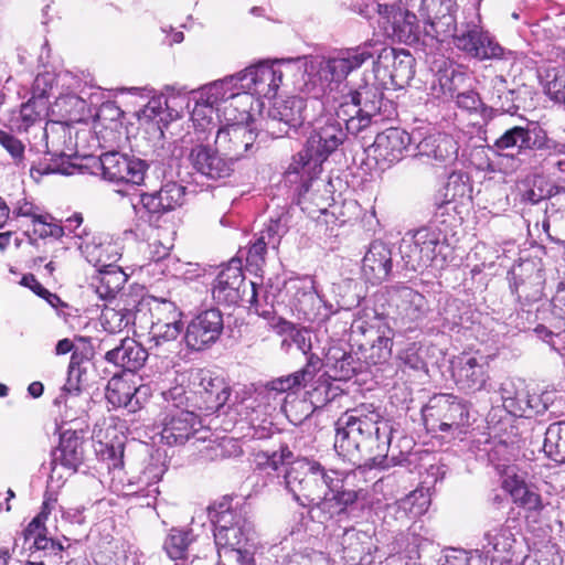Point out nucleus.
<instances>
[{
    "mask_svg": "<svg viewBox=\"0 0 565 565\" xmlns=\"http://www.w3.org/2000/svg\"><path fill=\"white\" fill-rule=\"evenodd\" d=\"M354 472L326 469L316 460H297L282 475V486L301 507L317 513L321 521L345 512L363 494V490L349 488Z\"/></svg>",
    "mask_w": 565,
    "mask_h": 565,
    "instance_id": "nucleus-1",
    "label": "nucleus"
},
{
    "mask_svg": "<svg viewBox=\"0 0 565 565\" xmlns=\"http://www.w3.org/2000/svg\"><path fill=\"white\" fill-rule=\"evenodd\" d=\"M334 449L340 456L354 465L371 461L373 466L383 465L395 430L394 422L373 404L345 411L334 423Z\"/></svg>",
    "mask_w": 565,
    "mask_h": 565,
    "instance_id": "nucleus-2",
    "label": "nucleus"
},
{
    "mask_svg": "<svg viewBox=\"0 0 565 565\" xmlns=\"http://www.w3.org/2000/svg\"><path fill=\"white\" fill-rule=\"evenodd\" d=\"M218 557L227 563L252 565L254 562L255 531L242 510L225 509L211 514Z\"/></svg>",
    "mask_w": 565,
    "mask_h": 565,
    "instance_id": "nucleus-3",
    "label": "nucleus"
},
{
    "mask_svg": "<svg viewBox=\"0 0 565 565\" xmlns=\"http://www.w3.org/2000/svg\"><path fill=\"white\" fill-rule=\"evenodd\" d=\"M351 328L353 334L362 337L359 349L367 364H381L391 358L394 332L375 310L359 311Z\"/></svg>",
    "mask_w": 565,
    "mask_h": 565,
    "instance_id": "nucleus-4",
    "label": "nucleus"
},
{
    "mask_svg": "<svg viewBox=\"0 0 565 565\" xmlns=\"http://www.w3.org/2000/svg\"><path fill=\"white\" fill-rule=\"evenodd\" d=\"M310 131L306 141L307 150L316 161H326L347 139L344 121L337 107L329 108L323 102V110H317L308 124Z\"/></svg>",
    "mask_w": 565,
    "mask_h": 565,
    "instance_id": "nucleus-5",
    "label": "nucleus"
},
{
    "mask_svg": "<svg viewBox=\"0 0 565 565\" xmlns=\"http://www.w3.org/2000/svg\"><path fill=\"white\" fill-rule=\"evenodd\" d=\"M321 367L322 360L320 356L311 354L301 370L269 381L265 386L266 392L268 395L282 394L310 384L311 390L308 391V394L311 403L316 406H322L332 401L333 396L330 394L331 387L324 375L315 380Z\"/></svg>",
    "mask_w": 565,
    "mask_h": 565,
    "instance_id": "nucleus-6",
    "label": "nucleus"
},
{
    "mask_svg": "<svg viewBox=\"0 0 565 565\" xmlns=\"http://www.w3.org/2000/svg\"><path fill=\"white\" fill-rule=\"evenodd\" d=\"M445 241V235L438 228H419L411 241H403L399 247L404 267L412 271L428 268L443 254Z\"/></svg>",
    "mask_w": 565,
    "mask_h": 565,
    "instance_id": "nucleus-7",
    "label": "nucleus"
},
{
    "mask_svg": "<svg viewBox=\"0 0 565 565\" xmlns=\"http://www.w3.org/2000/svg\"><path fill=\"white\" fill-rule=\"evenodd\" d=\"M195 106L194 115L201 116L204 108L213 114V110H220L222 105L230 103V106L237 107L250 104V96L241 92L239 84L236 82V75L226 76L222 79L210 83L194 93Z\"/></svg>",
    "mask_w": 565,
    "mask_h": 565,
    "instance_id": "nucleus-8",
    "label": "nucleus"
},
{
    "mask_svg": "<svg viewBox=\"0 0 565 565\" xmlns=\"http://www.w3.org/2000/svg\"><path fill=\"white\" fill-rule=\"evenodd\" d=\"M423 417L426 424L438 423L439 431H451L454 435L463 433V427L469 423L468 406L458 397L452 395H439L433 397L423 409Z\"/></svg>",
    "mask_w": 565,
    "mask_h": 565,
    "instance_id": "nucleus-9",
    "label": "nucleus"
},
{
    "mask_svg": "<svg viewBox=\"0 0 565 565\" xmlns=\"http://www.w3.org/2000/svg\"><path fill=\"white\" fill-rule=\"evenodd\" d=\"M373 10L381 18L380 24L387 36L408 45L415 44L420 38L417 17L399 4L373 2Z\"/></svg>",
    "mask_w": 565,
    "mask_h": 565,
    "instance_id": "nucleus-10",
    "label": "nucleus"
},
{
    "mask_svg": "<svg viewBox=\"0 0 565 565\" xmlns=\"http://www.w3.org/2000/svg\"><path fill=\"white\" fill-rule=\"evenodd\" d=\"M99 166L105 180L131 185H141L149 168L145 160L118 151L103 153Z\"/></svg>",
    "mask_w": 565,
    "mask_h": 565,
    "instance_id": "nucleus-11",
    "label": "nucleus"
},
{
    "mask_svg": "<svg viewBox=\"0 0 565 565\" xmlns=\"http://www.w3.org/2000/svg\"><path fill=\"white\" fill-rule=\"evenodd\" d=\"M258 136L253 120L236 121L217 129L215 146L234 166L247 153L254 152V145Z\"/></svg>",
    "mask_w": 565,
    "mask_h": 565,
    "instance_id": "nucleus-12",
    "label": "nucleus"
},
{
    "mask_svg": "<svg viewBox=\"0 0 565 565\" xmlns=\"http://www.w3.org/2000/svg\"><path fill=\"white\" fill-rule=\"evenodd\" d=\"M281 62L259 63L249 66L242 72L236 73V82L239 84L241 92H245L250 97L271 98L282 83Z\"/></svg>",
    "mask_w": 565,
    "mask_h": 565,
    "instance_id": "nucleus-13",
    "label": "nucleus"
},
{
    "mask_svg": "<svg viewBox=\"0 0 565 565\" xmlns=\"http://www.w3.org/2000/svg\"><path fill=\"white\" fill-rule=\"evenodd\" d=\"M190 392L195 405L206 412H216L230 397V388L223 377L210 370L200 369L190 377Z\"/></svg>",
    "mask_w": 565,
    "mask_h": 565,
    "instance_id": "nucleus-14",
    "label": "nucleus"
},
{
    "mask_svg": "<svg viewBox=\"0 0 565 565\" xmlns=\"http://www.w3.org/2000/svg\"><path fill=\"white\" fill-rule=\"evenodd\" d=\"M185 186L177 182L164 183L159 191L142 193L138 204H134L136 215L147 222L158 220L162 214L183 205Z\"/></svg>",
    "mask_w": 565,
    "mask_h": 565,
    "instance_id": "nucleus-15",
    "label": "nucleus"
},
{
    "mask_svg": "<svg viewBox=\"0 0 565 565\" xmlns=\"http://www.w3.org/2000/svg\"><path fill=\"white\" fill-rule=\"evenodd\" d=\"M223 328V315L218 309L204 310L189 322L185 343L191 350H204L220 339Z\"/></svg>",
    "mask_w": 565,
    "mask_h": 565,
    "instance_id": "nucleus-16",
    "label": "nucleus"
},
{
    "mask_svg": "<svg viewBox=\"0 0 565 565\" xmlns=\"http://www.w3.org/2000/svg\"><path fill=\"white\" fill-rule=\"evenodd\" d=\"M504 409L515 417L531 418L546 409L536 395H530L520 379H505L499 387Z\"/></svg>",
    "mask_w": 565,
    "mask_h": 565,
    "instance_id": "nucleus-17",
    "label": "nucleus"
},
{
    "mask_svg": "<svg viewBox=\"0 0 565 565\" xmlns=\"http://www.w3.org/2000/svg\"><path fill=\"white\" fill-rule=\"evenodd\" d=\"M347 100L350 105L348 108L369 116L392 118L396 115L393 102L386 99L383 89L374 83H363L358 88L350 89L342 102Z\"/></svg>",
    "mask_w": 565,
    "mask_h": 565,
    "instance_id": "nucleus-18",
    "label": "nucleus"
},
{
    "mask_svg": "<svg viewBox=\"0 0 565 565\" xmlns=\"http://www.w3.org/2000/svg\"><path fill=\"white\" fill-rule=\"evenodd\" d=\"M192 169L209 180L217 181L231 177L233 162L211 143H194L188 154Z\"/></svg>",
    "mask_w": 565,
    "mask_h": 565,
    "instance_id": "nucleus-19",
    "label": "nucleus"
},
{
    "mask_svg": "<svg viewBox=\"0 0 565 565\" xmlns=\"http://www.w3.org/2000/svg\"><path fill=\"white\" fill-rule=\"evenodd\" d=\"M317 110H323V100H306L292 96L275 102L269 108V116L273 117L271 124L277 122V120L282 121L291 131L297 132L298 128L302 127L305 122L309 124L312 114Z\"/></svg>",
    "mask_w": 565,
    "mask_h": 565,
    "instance_id": "nucleus-20",
    "label": "nucleus"
},
{
    "mask_svg": "<svg viewBox=\"0 0 565 565\" xmlns=\"http://www.w3.org/2000/svg\"><path fill=\"white\" fill-rule=\"evenodd\" d=\"M249 282L245 281L241 260L232 259L216 276L212 296L221 305L232 306L244 300Z\"/></svg>",
    "mask_w": 565,
    "mask_h": 565,
    "instance_id": "nucleus-21",
    "label": "nucleus"
},
{
    "mask_svg": "<svg viewBox=\"0 0 565 565\" xmlns=\"http://www.w3.org/2000/svg\"><path fill=\"white\" fill-rule=\"evenodd\" d=\"M376 60L373 62L374 71H386L394 85L403 87L414 77V58L406 50L385 46L379 42L375 47Z\"/></svg>",
    "mask_w": 565,
    "mask_h": 565,
    "instance_id": "nucleus-22",
    "label": "nucleus"
},
{
    "mask_svg": "<svg viewBox=\"0 0 565 565\" xmlns=\"http://www.w3.org/2000/svg\"><path fill=\"white\" fill-rule=\"evenodd\" d=\"M379 41L367 40L356 46L334 51L326 60L331 68L335 84L344 81L350 73L359 70L366 61L375 55Z\"/></svg>",
    "mask_w": 565,
    "mask_h": 565,
    "instance_id": "nucleus-23",
    "label": "nucleus"
},
{
    "mask_svg": "<svg viewBox=\"0 0 565 565\" xmlns=\"http://www.w3.org/2000/svg\"><path fill=\"white\" fill-rule=\"evenodd\" d=\"M452 375L460 390L479 392L489 381V363L484 355L462 353L452 363Z\"/></svg>",
    "mask_w": 565,
    "mask_h": 565,
    "instance_id": "nucleus-24",
    "label": "nucleus"
},
{
    "mask_svg": "<svg viewBox=\"0 0 565 565\" xmlns=\"http://www.w3.org/2000/svg\"><path fill=\"white\" fill-rule=\"evenodd\" d=\"M202 428L200 417L188 409H168L161 422V440L169 445H183Z\"/></svg>",
    "mask_w": 565,
    "mask_h": 565,
    "instance_id": "nucleus-25",
    "label": "nucleus"
},
{
    "mask_svg": "<svg viewBox=\"0 0 565 565\" xmlns=\"http://www.w3.org/2000/svg\"><path fill=\"white\" fill-rule=\"evenodd\" d=\"M83 440L76 430H65L60 438V446L52 452L51 459V478L62 479L63 470L70 475L76 472L83 462Z\"/></svg>",
    "mask_w": 565,
    "mask_h": 565,
    "instance_id": "nucleus-26",
    "label": "nucleus"
},
{
    "mask_svg": "<svg viewBox=\"0 0 565 565\" xmlns=\"http://www.w3.org/2000/svg\"><path fill=\"white\" fill-rule=\"evenodd\" d=\"M332 84H335V79L326 58L316 57L303 63L299 89L309 95L310 99L329 103L328 92L332 89Z\"/></svg>",
    "mask_w": 565,
    "mask_h": 565,
    "instance_id": "nucleus-27",
    "label": "nucleus"
},
{
    "mask_svg": "<svg viewBox=\"0 0 565 565\" xmlns=\"http://www.w3.org/2000/svg\"><path fill=\"white\" fill-rule=\"evenodd\" d=\"M454 44L457 49L478 60L497 58L503 53L499 43L478 25L468 28L460 34H455Z\"/></svg>",
    "mask_w": 565,
    "mask_h": 565,
    "instance_id": "nucleus-28",
    "label": "nucleus"
},
{
    "mask_svg": "<svg viewBox=\"0 0 565 565\" xmlns=\"http://www.w3.org/2000/svg\"><path fill=\"white\" fill-rule=\"evenodd\" d=\"M100 350H106L105 360L128 372H135L143 366L148 359L147 350L131 338L121 339L119 344L108 349V339H103Z\"/></svg>",
    "mask_w": 565,
    "mask_h": 565,
    "instance_id": "nucleus-29",
    "label": "nucleus"
},
{
    "mask_svg": "<svg viewBox=\"0 0 565 565\" xmlns=\"http://www.w3.org/2000/svg\"><path fill=\"white\" fill-rule=\"evenodd\" d=\"M412 138L409 134L397 127H391L379 132L372 145L377 161L388 166L401 161L407 151Z\"/></svg>",
    "mask_w": 565,
    "mask_h": 565,
    "instance_id": "nucleus-30",
    "label": "nucleus"
},
{
    "mask_svg": "<svg viewBox=\"0 0 565 565\" xmlns=\"http://www.w3.org/2000/svg\"><path fill=\"white\" fill-rule=\"evenodd\" d=\"M287 289L294 291L291 306L297 311L299 319L315 322L327 316L322 312L326 308L322 299L315 290L312 281H291Z\"/></svg>",
    "mask_w": 565,
    "mask_h": 565,
    "instance_id": "nucleus-31",
    "label": "nucleus"
},
{
    "mask_svg": "<svg viewBox=\"0 0 565 565\" xmlns=\"http://www.w3.org/2000/svg\"><path fill=\"white\" fill-rule=\"evenodd\" d=\"M391 300L396 308L397 318L404 324H409L408 329L413 328V323L424 320L429 310L425 296L407 286L396 288Z\"/></svg>",
    "mask_w": 565,
    "mask_h": 565,
    "instance_id": "nucleus-32",
    "label": "nucleus"
},
{
    "mask_svg": "<svg viewBox=\"0 0 565 565\" xmlns=\"http://www.w3.org/2000/svg\"><path fill=\"white\" fill-rule=\"evenodd\" d=\"M392 250L387 244L374 241L370 244L362 260V273L371 284L387 279L392 271Z\"/></svg>",
    "mask_w": 565,
    "mask_h": 565,
    "instance_id": "nucleus-33",
    "label": "nucleus"
},
{
    "mask_svg": "<svg viewBox=\"0 0 565 565\" xmlns=\"http://www.w3.org/2000/svg\"><path fill=\"white\" fill-rule=\"evenodd\" d=\"M419 157H427L435 161V166L449 167L458 157V145L446 134H433L423 138L417 145Z\"/></svg>",
    "mask_w": 565,
    "mask_h": 565,
    "instance_id": "nucleus-34",
    "label": "nucleus"
},
{
    "mask_svg": "<svg viewBox=\"0 0 565 565\" xmlns=\"http://www.w3.org/2000/svg\"><path fill=\"white\" fill-rule=\"evenodd\" d=\"M503 488L509 492L513 502L529 512H541L544 503L541 494L533 484H529L523 478L513 475L503 481Z\"/></svg>",
    "mask_w": 565,
    "mask_h": 565,
    "instance_id": "nucleus-35",
    "label": "nucleus"
},
{
    "mask_svg": "<svg viewBox=\"0 0 565 565\" xmlns=\"http://www.w3.org/2000/svg\"><path fill=\"white\" fill-rule=\"evenodd\" d=\"M322 163L323 161H316L305 146L302 151L292 157L286 178L290 183H299L300 191L307 192L310 181L320 172Z\"/></svg>",
    "mask_w": 565,
    "mask_h": 565,
    "instance_id": "nucleus-36",
    "label": "nucleus"
},
{
    "mask_svg": "<svg viewBox=\"0 0 565 565\" xmlns=\"http://www.w3.org/2000/svg\"><path fill=\"white\" fill-rule=\"evenodd\" d=\"M122 297L124 295L120 294V299L110 300V303L105 305L102 310L100 322L109 333L120 332L135 322L137 301L134 300L132 305H128Z\"/></svg>",
    "mask_w": 565,
    "mask_h": 565,
    "instance_id": "nucleus-37",
    "label": "nucleus"
},
{
    "mask_svg": "<svg viewBox=\"0 0 565 565\" xmlns=\"http://www.w3.org/2000/svg\"><path fill=\"white\" fill-rule=\"evenodd\" d=\"M322 365H326L329 376L335 381L350 380L361 367L359 359L337 345L328 349Z\"/></svg>",
    "mask_w": 565,
    "mask_h": 565,
    "instance_id": "nucleus-38",
    "label": "nucleus"
},
{
    "mask_svg": "<svg viewBox=\"0 0 565 565\" xmlns=\"http://www.w3.org/2000/svg\"><path fill=\"white\" fill-rule=\"evenodd\" d=\"M343 558L351 564L363 565L369 562L373 542L370 534L355 529H348L341 539Z\"/></svg>",
    "mask_w": 565,
    "mask_h": 565,
    "instance_id": "nucleus-39",
    "label": "nucleus"
},
{
    "mask_svg": "<svg viewBox=\"0 0 565 565\" xmlns=\"http://www.w3.org/2000/svg\"><path fill=\"white\" fill-rule=\"evenodd\" d=\"M535 141L532 139L531 130L527 127L514 126L505 130L490 149L498 154L505 152V156L514 158V150L516 154H521L526 150H531Z\"/></svg>",
    "mask_w": 565,
    "mask_h": 565,
    "instance_id": "nucleus-40",
    "label": "nucleus"
},
{
    "mask_svg": "<svg viewBox=\"0 0 565 565\" xmlns=\"http://www.w3.org/2000/svg\"><path fill=\"white\" fill-rule=\"evenodd\" d=\"M141 387H136L121 377H113L106 387V398L114 407L127 408L130 413L141 407L139 395Z\"/></svg>",
    "mask_w": 565,
    "mask_h": 565,
    "instance_id": "nucleus-41",
    "label": "nucleus"
},
{
    "mask_svg": "<svg viewBox=\"0 0 565 565\" xmlns=\"http://www.w3.org/2000/svg\"><path fill=\"white\" fill-rule=\"evenodd\" d=\"M83 256L86 260L92 264L96 270H100L108 267V264H115L119 254L117 253L116 246L109 242L97 241L95 237L83 239L78 243Z\"/></svg>",
    "mask_w": 565,
    "mask_h": 565,
    "instance_id": "nucleus-42",
    "label": "nucleus"
},
{
    "mask_svg": "<svg viewBox=\"0 0 565 565\" xmlns=\"http://www.w3.org/2000/svg\"><path fill=\"white\" fill-rule=\"evenodd\" d=\"M127 281V276L122 269L115 264H108L107 268L98 270L96 294L100 299L115 300L120 299V290Z\"/></svg>",
    "mask_w": 565,
    "mask_h": 565,
    "instance_id": "nucleus-43",
    "label": "nucleus"
},
{
    "mask_svg": "<svg viewBox=\"0 0 565 565\" xmlns=\"http://www.w3.org/2000/svg\"><path fill=\"white\" fill-rule=\"evenodd\" d=\"M349 102H340L337 106V110L341 120L344 121V129L348 134L360 135L369 129L372 125H376L387 118L369 116L367 114L359 113V110H351L348 108Z\"/></svg>",
    "mask_w": 565,
    "mask_h": 565,
    "instance_id": "nucleus-44",
    "label": "nucleus"
},
{
    "mask_svg": "<svg viewBox=\"0 0 565 565\" xmlns=\"http://www.w3.org/2000/svg\"><path fill=\"white\" fill-rule=\"evenodd\" d=\"M542 450L558 463H565V420L552 423L545 430Z\"/></svg>",
    "mask_w": 565,
    "mask_h": 565,
    "instance_id": "nucleus-45",
    "label": "nucleus"
},
{
    "mask_svg": "<svg viewBox=\"0 0 565 565\" xmlns=\"http://www.w3.org/2000/svg\"><path fill=\"white\" fill-rule=\"evenodd\" d=\"M46 153L63 159L67 157L65 149L66 142L71 141V131L67 126L61 121L46 122L43 129Z\"/></svg>",
    "mask_w": 565,
    "mask_h": 565,
    "instance_id": "nucleus-46",
    "label": "nucleus"
},
{
    "mask_svg": "<svg viewBox=\"0 0 565 565\" xmlns=\"http://www.w3.org/2000/svg\"><path fill=\"white\" fill-rule=\"evenodd\" d=\"M249 288V298L247 301L255 307L259 316L269 318L275 312V303L278 302L280 296L279 287L270 284L259 290L256 287V282L250 281Z\"/></svg>",
    "mask_w": 565,
    "mask_h": 565,
    "instance_id": "nucleus-47",
    "label": "nucleus"
},
{
    "mask_svg": "<svg viewBox=\"0 0 565 565\" xmlns=\"http://www.w3.org/2000/svg\"><path fill=\"white\" fill-rule=\"evenodd\" d=\"M486 544L482 548L487 555L491 553H508L514 543V535L507 525H493L483 534Z\"/></svg>",
    "mask_w": 565,
    "mask_h": 565,
    "instance_id": "nucleus-48",
    "label": "nucleus"
},
{
    "mask_svg": "<svg viewBox=\"0 0 565 565\" xmlns=\"http://www.w3.org/2000/svg\"><path fill=\"white\" fill-rule=\"evenodd\" d=\"M292 457V452L288 447H281L278 451H259L256 454L255 460L257 468L266 473H277L278 482L282 480V475L287 469L285 462Z\"/></svg>",
    "mask_w": 565,
    "mask_h": 565,
    "instance_id": "nucleus-49",
    "label": "nucleus"
},
{
    "mask_svg": "<svg viewBox=\"0 0 565 565\" xmlns=\"http://www.w3.org/2000/svg\"><path fill=\"white\" fill-rule=\"evenodd\" d=\"M490 99L503 113H514L518 109L514 104L515 92L508 88L507 79L502 75H497L491 79Z\"/></svg>",
    "mask_w": 565,
    "mask_h": 565,
    "instance_id": "nucleus-50",
    "label": "nucleus"
},
{
    "mask_svg": "<svg viewBox=\"0 0 565 565\" xmlns=\"http://www.w3.org/2000/svg\"><path fill=\"white\" fill-rule=\"evenodd\" d=\"M172 313V321L168 319V322H152L150 335L156 345L177 340L183 331L182 313Z\"/></svg>",
    "mask_w": 565,
    "mask_h": 565,
    "instance_id": "nucleus-51",
    "label": "nucleus"
},
{
    "mask_svg": "<svg viewBox=\"0 0 565 565\" xmlns=\"http://www.w3.org/2000/svg\"><path fill=\"white\" fill-rule=\"evenodd\" d=\"M194 541L192 530L173 527L167 535L163 548L172 559L183 558L189 545Z\"/></svg>",
    "mask_w": 565,
    "mask_h": 565,
    "instance_id": "nucleus-52",
    "label": "nucleus"
},
{
    "mask_svg": "<svg viewBox=\"0 0 565 565\" xmlns=\"http://www.w3.org/2000/svg\"><path fill=\"white\" fill-rule=\"evenodd\" d=\"M164 469L161 465L150 462L138 477L139 487L137 490L128 492V494H140L145 497L156 498L159 493L158 482L161 480Z\"/></svg>",
    "mask_w": 565,
    "mask_h": 565,
    "instance_id": "nucleus-53",
    "label": "nucleus"
},
{
    "mask_svg": "<svg viewBox=\"0 0 565 565\" xmlns=\"http://www.w3.org/2000/svg\"><path fill=\"white\" fill-rule=\"evenodd\" d=\"M471 185L469 183L468 174L461 171H454L448 175L445 185L444 202L450 203L452 201L471 198Z\"/></svg>",
    "mask_w": 565,
    "mask_h": 565,
    "instance_id": "nucleus-54",
    "label": "nucleus"
},
{
    "mask_svg": "<svg viewBox=\"0 0 565 565\" xmlns=\"http://www.w3.org/2000/svg\"><path fill=\"white\" fill-rule=\"evenodd\" d=\"M54 107L67 120L78 121L86 110V102L75 94H67L56 98Z\"/></svg>",
    "mask_w": 565,
    "mask_h": 565,
    "instance_id": "nucleus-55",
    "label": "nucleus"
},
{
    "mask_svg": "<svg viewBox=\"0 0 565 565\" xmlns=\"http://www.w3.org/2000/svg\"><path fill=\"white\" fill-rule=\"evenodd\" d=\"M290 216L288 212L281 211L277 216H271L266 228L259 233L269 243V247L277 248L281 237L288 232Z\"/></svg>",
    "mask_w": 565,
    "mask_h": 565,
    "instance_id": "nucleus-56",
    "label": "nucleus"
},
{
    "mask_svg": "<svg viewBox=\"0 0 565 565\" xmlns=\"http://www.w3.org/2000/svg\"><path fill=\"white\" fill-rule=\"evenodd\" d=\"M192 121L194 127V143H210L211 139L215 141L216 131L221 128L213 121L212 114H210L207 109L204 108V113L201 116H195L193 109Z\"/></svg>",
    "mask_w": 565,
    "mask_h": 565,
    "instance_id": "nucleus-57",
    "label": "nucleus"
},
{
    "mask_svg": "<svg viewBox=\"0 0 565 565\" xmlns=\"http://www.w3.org/2000/svg\"><path fill=\"white\" fill-rule=\"evenodd\" d=\"M545 92L551 99L561 103L565 99V64L550 70L546 74Z\"/></svg>",
    "mask_w": 565,
    "mask_h": 565,
    "instance_id": "nucleus-58",
    "label": "nucleus"
},
{
    "mask_svg": "<svg viewBox=\"0 0 565 565\" xmlns=\"http://www.w3.org/2000/svg\"><path fill=\"white\" fill-rule=\"evenodd\" d=\"M33 233L40 238L58 239L64 235V227L50 214H40L33 222Z\"/></svg>",
    "mask_w": 565,
    "mask_h": 565,
    "instance_id": "nucleus-59",
    "label": "nucleus"
},
{
    "mask_svg": "<svg viewBox=\"0 0 565 565\" xmlns=\"http://www.w3.org/2000/svg\"><path fill=\"white\" fill-rule=\"evenodd\" d=\"M424 353L425 349L420 343L412 342L398 353V359L403 365L411 370L427 371Z\"/></svg>",
    "mask_w": 565,
    "mask_h": 565,
    "instance_id": "nucleus-60",
    "label": "nucleus"
},
{
    "mask_svg": "<svg viewBox=\"0 0 565 565\" xmlns=\"http://www.w3.org/2000/svg\"><path fill=\"white\" fill-rule=\"evenodd\" d=\"M427 505L428 499L422 491H413L397 502V508L412 518H416L425 513Z\"/></svg>",
    "mask_w": 565,
    "mask_h": 565,
    "instance_id": "nucleus-61",
    "label": "nucleus"
},
{
    "mask_svg": "<svg viewBox=\"0 0 565 565\" xmlns=\"http://www.w3.org/2000/svg\"><path fill=\"white\" fill-rule=\"evenodd\" d=\"M0 145L9 152L15 166H23L24 145L13 135L0 130Z\"/></svg>",
    "mask_w": 565,
    "mask_h": 565,
    "instance_id": "nucleus-62",
    "label": "nucleus"
},
{
    "mask_svg": "<svg viewBox=\"0 0 565 565\" xmlns=\"http://www.w3.org/2000/svg\"><path fill=\"white\" fill-rule=\"evenodd\" d=\"M267 247H269V243L264 239V236H258L247 250V266L253 268L255 271L259 270L265 263Z\"/></svg>",
    "mask_w": 565,
    "mask_h": 565,
    "instance_id": "nucleus-63",
    "label": "nucleus"
},
{
    "mask_svg": "<svg viewBox=\"0 0 565 565\" xmlns=\"http://www.w3.org/2000/svg\"><path fill=\"white\" fill-rule=\"evenodd\" d=\"M211 450L214 454V458L221 459L238 457L243 452L238 440L232 437H224L218 443L213 444Z\"/></svg>",
    "mask_w": 565,
    "mask_h": 565,
    "instance_id": "nucleus-64",
    "label": "nucleus"
}]
</instances>
